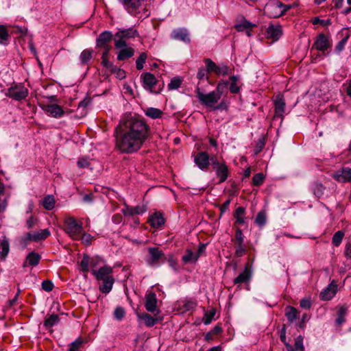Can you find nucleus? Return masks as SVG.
<instances>
[{"label": "nucleus", "instance_id": "nucleus-1", "mask_svg": "<svg viewBox=\"0 0 351 351\" xmlns=\"http://www.w3.org/2000/svg\"><path fill=\"white\" fill-rule=\"evenodd\" d=\"M116 147L124 154L138 151L150 136L151 129L142 118L125 114L116 128Z\"/></svg>", "mask_w": 351, "mask_h": 351}, {"label": "nucleus", "instance_id": "nucleus-2", "mask_svg": "<svg viewBox=\"0 0 351 351\" xmlns=\"http://www.w3.org/2000/svg\"><path fill=\"white\" fill-rule=\"evenodd\" d=\"M229 84L228 81L221 80L220 81L215 90L208 93H203L199 88L196 89V95L199 101L204 106L212 108L213 110H221L224 108V104L223 102L217 105L218 101L221 97L223 88L226 87Z\"/></svg>", "mask_w": 351, "mask_h": 351}, {"label": "nucleus", "instance_id": "nucleus-3", "mask_svg": "<svg viewBox=\"0 0 351 351\" xmlns=\"http://www.w3.org/2000/svg\"><path fill=\"white\" fill-rule=\"evenodd\" d=\"M295 6V4L287 5L278 0H271L265 5L264 12L270 18H278Z\"/></svg>", "mask_w": 351, "mask_h": 351}, {"label": "nucleus", "instance_id": "nucleus-4", "mask_svg": "<svg viewBox=\"0 0 351 351\" xmlns=\"http://www.w3.org/2000/svg\"><path fill=\"white\" fill-rule=\"evenodd\" d=\"M64 232L73 240H80L82 233L83 228L80 223H78L73 217H68L64 221Z\"/></svg>", "mask_w": 351, "mask_h": 351}, {"label": "nucleus", "instance_id": "nucleus-5", "mask_svg": "<svg viewBox=\"0 0 351 351\" xmlns=\"http://www.w3.org/2000/svg\"><path fill=\"white\" fill-rule=\"evenodd\" d=\"M139 36L138 31L134 27L128 29H119V31L114 34V47H121L124 46L126 40L134 38Z\"/></svg>", "mask_w": 351, "mask_h": 351}, {"label": "nucleus", "instance_id": "nucleus-6", "mask_svg": "<svg viewBox=\"0 0 351 351\" xmlns=\"http://www.w3.org/2000/svg\"><path fill=\"white\" fill-rule=\"evenodd\" d=\"M210 162L219 178V183L225 182L230 175L229 169L226 162L219 161L215 156L210 157Z\"/></svg>", "mask_w": 351, "mask_h": 351}, {"label": "nucleus", "instance_id": "nucleus-7", "mask_svg": "<svg viewBox=\"0 0 351 351\" xmlns=\"http://www.w3.org/2000/svg\"><path fill=\"white\" fill-rule=\"evenodd\" d=\"M149 256L146 258L145 261L149 266H158V263L162 259H165V254L158 247H148Z\"/></svg>", "mask_w": 351, "mask_h": 351}, {"label": "nucleus", "instance_id": "nucleus-8", "mask_svg": "<svg viewBox=\"0 0 351 351\" xmlns=\"http://www.w3.org/2000/svg\"><path fill=\"white\" fill-rule=\"evenodd\" d=\"M332 47L331 41L328 36L324 34H319L315 39L313 48L316 49L317 51L324 52Z\"/></svg>", "mask_w": 351, "mask_h": 351}, {"label": "nucleus", "instance_id": "nucleus-9", "mask_svg": "<svg viewBox=\"0 0 351 351\" xmlns=\"http://www.w3.org/2000/svg\"><path fill=\"white\" fill-rule=\"evenodd\" d=\"M5 95L14 100L21 101L28 95V90L23 86H12Z\"/></svg>", "mask_w": 351, "mask_h": 351}, {"label": "nucleus", "instance_id": "nucleus-10", "mask_svg": "<svg viewBox=\"0 0 351 351\" xmlns=\"http://www.w3.org/2000/svg\"><path fill=\"white\" fill-rule=\"evenodd\" d=\"M50 234V231L48 229H43L34 232H29L23 237L22 240L25 243L29 241H38L45 239Z\"/></svg>", "mask_w": 351, "mask_h": 351}, {"label": "nucleus", "instance_id": "nucleus-11", "mask_svg": "<svg viewBox=\"0 0 351 351\" xmlns=\"http://www.w3.org/2000/svg\"><path fill=\"white\" fill-rule=\"evenodd\" d=\"M42 108L47 114L56 119H60L64 114L62 107L56 104L44 105Z\"/></svg>", "mask_w": 351, "mask_h": 351}, {"label": "nucleus", "instance_id": "nucleus-12", "mask_svg": "<svg viewBox=\"0 0 351 351\" xmlns=\"http://www.w3.org/2000/svg\"><path fill=\"white\" fill-rule=\"evenodd\" d=\"M252 278V271L251 267L247 265L244 270L234 279V285L245 283L249 285Z\"/></svg>", "mask_w": 351, "mask_h": 351}, {"label": "nucleus", "instance_id": "nucleus-13", "mask_svg": "<svg viewBox=\"0 0 351 351\" xmlns=\"http://www.w3.org/2000/svg\"><path fill=\"white\" fill-rule=\"evenodd\" d=\"M91 272L97 280H104L107 278V277H113L111 275L112 268L106 265L101 266L98 269H93Z\"/></svg>", "mask_w": 351, "mask_h": 351}, {"label": "nucleus", "instance_id": "nucleus-14", "mask_svg": "<svg viewBox=\"0 0 351 351\" xmlns=\"http://www.w3.org/2000/svg\"><path fill=\"white\" fill-rule=\"evenodd\" d=\"M333 178L339 182H351V169L349 167H343L336 171Z\"/></svg>", "mask_w": 351, "mask_h": 351}, {"label": "nucleus", "instance_id": "nucleus-15", "mask_svg": "<svg viewBox=\"0 0 351 351\" xmlns=\"http://www.w3.org/2000/svg\"><path fill=\"white\" fill-rule=\"evenodd\" d=\"M194 161L201 170L206 171L210 165V158L206 152H202L197 154Z\"/></svg>", "mask_w": 351, "mask_h": 351}, {"label": "nucleus", "instance_id": "nucleus-16", "mask_svg": "<svg viewBox=\"0 0 351 351\" xmlns=\"http://www.w3.org/2000/svg\"><path fill=\"white\" fill-rule=\"evenodd\" d=\"M112 39V34L109 31H104L101 33L96 40V45L97 47H108Z\"/></svg>", "mask_w": 351, "mask_h": 351}, {"label": "nucleus", "instance_id": "nucleus-17", "mask_svg": "<svg viewBox=\"0 0 351 351\" xmlns=\"http://www.w3.org/2000/svg\"><path fill=\"white\" fill-rule=\"evenodd\" d=\"M157 298L156 295L154 292H149L145 295V306L148 312L154 313L157 311L156 308Z\"/></svg>", "mask_w": 351, "mask_h": 351}, {"label": "nucleus", "instance_id": "nucleus-18", "mask_svg": "<svg viewBox=\"0 0 351 351\" xmlns=\"http://www.w3.org/2000/svg\"><path fill=\"white\" fill-rule=\"evenodd\" d=\"M119 50L117 52V60H125L132 57L134 54V50L133 48L128 46L127 44H125L124 46L121 47H115Z\"/></svg>", "mask_w": 351, "mask_h": 351}, {"label": "nucleus", "instance_id": "nucleus-19", "mask_svg": "<svg viewBox=\"0 0 351 351\" xmlns=\"http://www.w3.org/2000/svg\"><path fill=\"white\" fill-rule=\"evenodd\" d=\"M142 78L144 88L153 93V88L157 83V80L155 76L151 73H145L142 75Z\"/></svg>", "mask_w": 351, "mask_h": 351}, {"label": "nucleus", "instance_id": "nucleus-20", "mask_svg": "<svg viewBox=\"0 0 351 351\" xmlns=\"http://www.w3.org/2000/svg\"><path fill=\"white\" fill-rule=\"evenodd\" d=\"M337 285L334 282L329 284L326 289L320 293V298L322 300L327 301L331 300L336 294Z\"/></svg>", "mask_w": 351, "mask_h": 351}, {"label": "nucleus", "instance_id": "nucleus-21", "mask_svg": "<svg viewBox=\"0 0 351 351\" xmlns=\"http://www.w3.org/2000/svg\"><path fill=\"white\" fill-rule=\"evenodd\" d=\"M267 34L269 38L274 41L278 40L282 34V27L280 25H270L267 27Z\"/></svg>", "mask_w": 351, "mask_h": 351}, {"label": "nucleus", "instance_id": "nucleus-22", "mask_svg": "<svg viewBox=\"0 0 351 351\" xmlns=\"http://www.w3.org/2000/svg\"><path fill=\"white\" fill-rule=\"evenodd\" d=\"M172 38L176 40H182L186 43L190 42L189 34L186 29L179 28L174 29L172 32Z\"/></svg>", "mask_w": 351, "mask_h": 351}, {"label": "nucleus", "instance_id": "nucleus-23", "mask_svg": "<svg viewBox=\"0 0 351 351\" xmlns=\"http://www.w3.org/2000/svg\"><path fill=\"white\" fill-rule=\"evenodd\" d=\"M275 117H282L285 110V102L282 96L278 95L274 100Z\"/></svg>", "mask_w": 351, "mask_h": 351}, {"label": "nucleus", "instance_id": "nucleus-24", "mask_svg": "<svg viewBox=\"0 0 351 351\" xmlns=\"http://www.w3.org/2000/svg\"><path fill=\"white\" fill-rule=\"evenodd\" d=\"M138 319L143 320L147 327H152L158 323V319L152 317L147 313H138Z\"/></svg>", "mask_w": 351, "mask_h": 351}, {"label": "nucleus", "instance_id": "nucleus-25", "mask_svg": "<svg viewBox=\"0 0 351 351\" xmlns=\"http://www.w3.org/2000/svg\"><path fill=\"white\" fill-rule=\"evenodd\" d=\"M149 221L152 227L159 228L165 223V219L162 214L156 213L150 216Z\"/></svg>", "mask_w": 351, "mask_h": 351}, {"label": "nucleus", "instance_id": "nucleus-26", "mask_svg": "<svg viewBox=\"0 0 351 351\" xmlns=\"http://www.w3.org/2000/svg\"><path fill=\"white\" fill-rule=\"evenodd\" d=\"M143 0H126L122 5L129 13L136 11L141 5Z\"/></svg>", "mask_w": 351, "mask_h": 351}, {"label": "nucleus", "instance_id": "nucleus-27", "mask_svg": "<svg viewBox=\"0 0 351 351\" xmlns=\"http://www.w3.org/2000/svg\"><path fill=\"white\" fill-rule=\"evenodd\" d=\"M40 260V256L34 252H30L27 258L26 261L23 264V267H26L28 265L31 266H36Z\"/></svg>", "mask_w": 351, "mask_h": 351}, {"label": "nucleus", "instance_id": "nucleus-28", "mask_svg": "<svg viewBox=\"0 0 351 351\" xmlns=\"http://www.w3.org/2000/svg\"><path fill=\"white\" fill-rule=\"evenodd\" d=\"M102 285L99 287V290L104 293H108L111 291L112 289L113 284L114 282V279L113 277H107L104 280Z\"/></svg>", "mask_w": 351, "mask_h": 351}, {"label": "nucleus", "instance_id": "nucleus-29", "mask_svg": "<svg viewBox=\"0 0 351 351\" xmlns=\"http://www.w3.org/2000/svg\"><path fill=\"white\" fill-rule=\"evenodd\" d=\"M0 247L1 249V251L0 252V258H4L7 256L10 251V243L5 236H3L0 240Z\"/></svg>", "mask_w": 351, "mask_h": 351}, {"label": "nucleus", "instance_id": "nucleus-30", "mask_svg": "<svg viewBox=\"0 0 351 351\" xmlns=\"http://www.w3.org/2000/svg\"><path fill=\"white\" fill-rule=\"evenodd\" d=\"M145 114L152 119H156L160 118L163 112L158 108L150 107L145 110Z\"/></svg>", "mask_w": 351, "mask_h": 351}, {"label": "nucleus", "instance_id": "nucleus-31", "mask_svg": "<svg viewBox=\"0 0 351 351\" xmlns=\"http://www.w3.org/2000/svg\"><path fill=\"white\" fill-rule=\"evenodd\" d=\"M10 36L9 33L3 25H0V45L6 46L10 43Z\"/></svg>", "mask_w": 351, "mask_h": 351}, {"label": "nucleus", "instance_id": "nucleus-32", "mask_svg": "<svg viewBox=\"0 0 351 351\" xmlns=\"http://www.w3.org/2000/svg\"><path fill=\"white\" fill-rule=\"evenodd\" d=\"M285 315L289 322H293L298 317V311L295 308L287 306L285 308Z\"/></svg>", "mask_w": 351, "mask_h": 351}, {"label": "nucleus", "instance_id": "nucleus-33", "mask_svg": "<svg viewBox=\"0 0 351 351\" xmlns=\"http://www.w3.org/2000/svg\"><path fill=\"white\" fill-rule=\"evenodd\" d=\"M60 319L57 315L52 314L47 317L44 321V326L47 328H51L58 324Z\"/></svg>", "mask_w": 351, "mask_h": 351}, {"label": "nucleus", "instance_id": "nucleus-34", "mask_svg": "<svg viewBox=\"0 0 351 351\" xmlns=\"http://www.w3.org/2000/svg\"><path fill=\"white\" fill-rule=\"evenodd\" d=\"M55 203V198L52 195H48L43 199V206L48 210H51L54 208Z\"/></svg>", "mask_w": 351, "mask_h": 351}, {"label": "nucleus", "instance_id": "nucleus-35", "mask_svg": "<svg viewBox=\"0 0 351 351\" xmlns=\"http://www.w3.org/2000/svg\"><path fill=\"white\" fill-rule=\"evenodd\" d=\"M199 258V254L193 253L190 250H186V254L182 256V261L184 263L196 262Z\"/></svg>", "mask_w": 351, "mask_h": 351}, {"label": "nucleus", "instance_id": "nucleus-36", "mask_svg": "<svg viewBox=\"0 0 351 351\" xmlns=\"http://www.w3.org/2000/svg\"><path fill=\"white\" fill-rule=\"evenodd\" d=\"M231 73V69L225 63L219 64L217 67L215 74L217 75H226Z\"/></svg>", "mask_w": 351, "mask_h": 351}, {"label": "nucleus", "instance_id": "nucleus-37", "mask_svg": "<svg viewBox=\"0 0 351 351\" xmlns=\"http://www.w3.org/2000/svg\"><path fill=\"white\" fill-rule=\"evenodd\" d=\"M104 263V259L98 256L90 258V267H91V271L93 269H97V267L102 266Z\"/></svg>", "mask_w": 351, "mask_h": 351}, {"label": "nucleus", "instance_id": "nucleus-38", "mask_svg": "<svg viewBox=\"0 0 351 351\" xmlns=\"http://www.w3.org/2000/svg\"><path fill=\"white\" fill-rule=\"evenodd\" d=\"M245 214V208L243 207H238L236 209L234 217L237 223L243 224L245 223L243 215Z\"/></svg>", "mask_w": 351, "mask_h": 351}, {"label": "nucleus", "instance_id": "nucleus-39", "mask_svg": "<svg viewBox=\"0 0 351 351\" xmlns=\"http://www.w3.org/2000/svg\"><path fill=\"white\" fill-rule=\"evenodd\" d=\"M344 237V232L341 230H339L335 233L332 239V244L338 247L341 243L342 242L343 238Z\"/></svg>", "mask_w": 351, "mask_h": 351}, {"label": "nucleus", "instance_id": "nucleus-40", "mask_svg": "<svg viewBox=\"0 0 351 351\" xmlns=\"http://www.w3.org/2000/svg\"><path fill=\"white\" fill-rule=\"evenodd\" d=\"M110 73L115 75L116 77L122 80L125 77V72L121 68L114 65L110 70Z\"/></svg>", "mask_w": 351, "mask_h": 351}, {"label": "nucleus", "instance_id": "nucleus-41", "mask_svg": "<svg viewBox=\"0 0 351 351\" xmlns=\"http://www.w3.org/2000/svg\"><path fill=\"white\" fill-rule=\"evenodd\" d=\"M93 51L90 49L84 50L80 56L81 62L82 64H86L92 58Z\"/></svg>", "mask_w": 351, "mask_h": 351}, {"label": "nucleus", "instance_id": "nucleus-42", "mask_svg": "<svg viewBox=\"0 0 351 351\" xmlns=\"http://www.w3.org/2000/svg\"><path fill=\"white\" fill-rule=\"evenodd\" d=\"M254 26V25L252 24V23L249 22L247 20H243L240 23L237 24L235 25V28L237 31L242 32L244 29H249Z\"/></svg>", "mask_w": 351, "mask_h": 351}, {"label": "nucleus", "instance_id": "nucleus-43", "mask_svg": "<svg viewBox=\"0 0 351 351\" xmlns=\"http://www.w3.org/2000/svg\"><path fill=\"white\" fill-rule=\"evenodd\" d=\"M216 311L215 308H212L210 311H207L204 313V323L206 325L210 324L215 315Z\"/></svg>", "mask_w": 351, "mask_h": 351}, {"label": "nucleus", "instance_id": "nucleus-44", "mask_svg": "<svg viewBox=\"0 0 351 351\" xmlns=\"http://www.w3.org/2000/svg\"><path fill=\"white\" fill-rule=\"evenodd\" d=\"M80 240H81L82 243L85 245H90L93 241L94 240V237L91 236L90 234L83 232L80 235Z\"/></svg>", "mask_w": 351, "mask_h": 351}, {"label": "nucleus", "instance_id": "nucleus-45", "mask_svg": "<svg viewBox=\"0 0 351 351\" xmlns=\"http://www.w3.org/2000/svg\"><path fill=\"white\" fill-rule=\"evenodd\" d=\"M80 266L82 267V271L83 272H87L89 270V266H90V257L84 254L81 262H80Z\"/></svg>", "mask_w": 351, "mask_h": 351}, {"label": "nucleus", "instance_id": "nucleus-46", "mask_svg": "<svg viewBox=\"0 0 351 351\" xmlns=\"http://www.w3.org/2000/svg\"><path fill=\"white\" fill-rule=\"evenodd\" d=\"M204 62L206 66V69L208 73H216L217 67L218 65H217L211 59L206 58L204 60Z\"/></svg>", "mask_w": 351, "mask_h": 351}, {"label": "nucleus", "instance_id": "nucleus-47", "mask_svg": "<svg viewBox=\"0 0 351 351\" xmlns=\"http://www.w3.org/2000/svg\"><path fill=\"white\" fill-rule=\"evenodd\" d=\"M349 36H346L343 39H341L335 46V52L337 54H339L344 49L345 45H346Z\"/></svg>", "mask_w": 351, "mask_h": 351}, {"label": "nucleus", "instance_id": "nucleus-48", "mask_svg": "<svg viewBox=\"0 0 351 351\" xmlns=\"http://www.w3.org/2000/svg\"><path fill=\"white\" fill-rule=\"evenodd\" d=\"M146 59L147 54L145 53H141L136 61V67L138 70L143 69Z\"/></svg>", "mask_w": 351, "mask_h": 351}, {"label": "nucleus", "instance_id": "nucleus-49", "mask_svg": "<svg viewBox=\"0 0 351 351\" xmlns=\"http://www.w3.org/2000/svg\"><path fill=\"white\" fill-rule=\"evenodd\" d=\"M265 180V176L262 173H256L252 178V184L254 186H261Z\"/></svg>", "mask_w": 351, "mask_h": 351}, {"label": "nucleus", "instance_id": "nucleus-50", "mask_svg": "<svg viewBox=\"0 0 351 351\" xmlns=\"http://www.w3.org/2000/svg\"><path fill=\"white\" fill-rule=\"evenodd\" d=\"M182 84V80L179 77H174L171 79L170 83L168 84L169 90L178 89Z\"/></svg>", "mask_w": 351, "mask_h": 351}, {"label": "nucleus", "instance_id": "nucleus-51", "mask_svg": "<svg viewBox=\"0 0 351 351\" xmlns=\"http://www.w3.org/2000/svg\"><path fill=\"white\" fill-rule=\"evenodd\" d=\"M197 306L195 301L193 300H185L183 301V306L185 311H189L193 310Z\"/></svg>", "mask_w": 351, "mask_h": 351}, {"label": "nucleus", "instance_id": "nucleus-52", "mask_svg": "<svg viewBox=\"0 0 351 351\" xmlns=\"http://www.w3.org/2000/svg\"><path fill=\"white\" fill-rule=\"evenodd\" d=\"M255 222L259 226H263L266 222L265 214L263 212L258 213L256 217Z\"/></svg>", "mask_w": 351, "mask_h": 351}, {"label": "nucleus", "instance_id": "nucleus-53", "mask_svg": "<svg viewBox=\"0 0 351 351\" xmlns=\"http://www.w3.org/2000/svg\"><path fill=\"white\" fill-rule=\"evenodd\" d=\"M114 317L118 319L121 320L125 316V311L123 308L118 306L115 308L114 312Z\"/></svg>", "mask_w": 351, "mask_h": 351}, {"label": "nucleus", "instance_id": "nucleus-54", "mask_svg": "<svg viewBox=\"0 0 351 351\" xmlns=\"http://www.w3.org/2000/svg\"><path fill=\"white\" fill-rule=\"evenodd\" d=\"M208 72L207 71V70L204 68H200L197 72V77L200 80H208Z\"/></svg>", "mask_w": 351, "mask_h": 351}, {"label": "nucleus", "instance_id": "nucleus-55", "mask_svg": "<svg viewBox=\"0 0 351 351\" xmlns=\"http://www.w3.org/2000/svg\"><path fill=\"white\" fill-rule=\"evenodd\" d=\"M147 208L145 204L138 205L134 207V215H141L146 212Z\"/></svg>", "mask_w": 351, "mask_h": 351}, {"label": "nucleus", "instance_id": "nucleus-56", "mask_svg": "<svg viewBox=\"0 0 351 351\" xmlns=\"http://www.w3.org/2000/svg\"><path fill=\"white\" fill-rule=\"evenodd\" d=\"M82 344V341L80 339H77L69 345V350H78Z\"/></svg>", "mask_w": 351, "mask_h": 351}, {"label": "nucleus", "instance_id": "nucleus-57", "mask_svg": "<svg viewBox=\"0 0 351 351\" xmlns=\"http://www.w3.org/2000/svg\"><path fill=\"white\" fill-rule=\"evenodd\" d=\"M42 288L46 291H51L53 288V284L50 280H44L42 282Z\"/></svg>", "mask_w": 351, "mask_h": 351}, {"label": "nucleus", "instance_id": "nucleus-58", "mask_svg": "<svg viewBox=\"0 0 351 351\" xmlns=\"http://www.w3.org/2000/svg\"><path fill=\"white\" fill-rule=\"evenodd\" d=\"M293 347L296 350L300 349V351H304L303 339L301 336L297 337Z\"/></svg>", "mask_w": 351, "mask_h": 351}, {"label": "nucleus", "instance_id": "nucleus-59", "mask_svg": "<svg viewBox=\"0 0 351 351\" xmlns=\"http://www.w3.org/2000/svg\"><path fill=\"white\" fill-rule=\"evenodd\" d=\"M293 347L296 350L300 349V351H304L303 339L301 336L297 337Z\"/></svg>", "mask_w": 351, "mask_h": 351}, {"label": "nucleus", "instance_id": "nucleus-60", "mask_svg": "<svg viewBox=\"0 0 351 351\" xmlns=\"http://www.w3.org/2000/svg\"><path fill=\"white\" fill-rule=\"evenodd\" d=\"M237 244H243V235L241 229H237L235 234Z\"/></svg>", "mask_w": 351, "mask_h": 351}, {"label": "nucleus", "instance_id": "nucleus-61", "mask_svg": "<svg viewBox=\"0 0 351 351\" xmlns=\"http://www.w3.org/2000/svg\"><path fill=\"white\" fill-rule=\"evenodd\" d=\"M245 252V248L243 244H237V248L235 250V254L238 257L242 256Z\"/></svg>", "mask_w": 351, "mask_h": 351}, {"label": "nucleus", "instance_id": "nucleus-62", "mask_svg": "<svg viewBox=\"0 0 351 351\" xmlns=\"http://www.w3.org/2000/svg\"><path fill=\"white\" fill-rule=\"evenodd\" d=\"M300 307L305 309H309L311 307V302L308 298H304L300 301Z\"/></svg>", "mask_w": 351, "mask_h": 351}, {"label": "nucleus", "instance_id": "nucleus-63", "mask_svg": "<svg viewBox=\"0 0 351 351\" xmlns=\"http://www.w3.org/2000/svg\"><path fill=\"white\" fill-rule=\"evenodd\" d=\"M134 207L129 206L128 205H125V208H123L122 212L124 215L127 216H132L134 215Z\"/></svg>", "mask_w": 351, "mask_h": 351}, {"label": "nucleus", "instance_id": "nucleus-64", "mask_svg": "<svg viewBox=\"0 0 351 351\" xmlns=\"http://www.w3.org/2000/svg\"><path fill=\"white\" fill-rule=\"evenodd\" d=\"M77 163V166L81 168H86L89 165V161L84 158H79Z\"/></svg>", "mask_w": 351, "mask_h": 351}]
</instances>
